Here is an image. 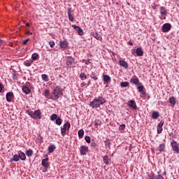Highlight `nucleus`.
<instances>
[{"label": "nucleus", "mask_w": 179, "mask_h": 179, "mask_svg": "<svg viewBox=\"0 0 179 179\" xmlns=\"http://www.w3.org/2000/svg\"><path fill=\"white\" fill-rule=\"evenodd\" d=\"M106 103V99L103 96H98L92 101L90 102V107L92 108H99L100 106H103Z\"/></svg>", "instance_id": "1"}, {"label": "nucleus", "mask_w": 179, "mask_h": 179, "mask_svg": "<svg viewBox=\"0 0 179 179\" xmlns=\"http://www.w3.org/2000/svg\"><path fill=\"white\" fill-rule=\"evenodd\" d=\"M62 88L57 85L53 90L50 99H52V100H58L59 96H62Z\"/></svg>", "instance_id": "2"}, {"label": "nucleus", "mask_w": 179, "mask_h": 179, "mask_svg": "<svg viewBox=\"0 0 179 179\" xmlns=\"http://www.w3.org/2000/svg\"><path fill=\"white\" fill-rule=\"evenodd\" d=\"M27 113L31 116L34 120H41V110H36L34 112L27 110Z\"/></svg>", "instance_id": "3"}, {"label": "nucleus", "mask_w": 179, "mask_h": 179, "mask_svg": "<svg viewBox=\"0 0 179 179\" xmlns=\"http://www.w3.org/2000/svg\"><path fill=\"white\" fill-rule=\"evenodd\" d=\"M159 13L161 15L159 17L160 20H166V17H167V9H166V7L161 6L159 8Z\"/></svg>", "instance_id": "4"}, {"label": "nucleus", "mask_w": 179, "mask_h": 179, "mask_svg": "<svg viewBox=\"0 0 179 179\" xmlns=\"http://www.w3.org/2000/svg\"><path fill=\"white\" fill-rule=\"evenodd\" d=\"M29 87L31 89L32 87L31 85H30V83H27L25 85H24L22 87L23 93L25 94H30V93H31V90H30Z\"/></svg>", "instance_id": "5"}, {"label": "nucleus", "mask_w": 179, "mask_h": 179, "mask_svg": "<svg viewBox=\"0 0 179 179\" xmlns=\"http://www.w3.org/2000/svg\"><path fill=\"white\" fill-rule=\"evenodd\" d=\"M69 128H71V123H69V122H66L63 125V128H61V134L63 136L66 135V131H69Z\"/></svg>", "instance_id": "6"}, {"label": "nucleus", "mask_w": 179, "mask_h": 179, "mask_svg": "<svg viewBox=\"0 0 179 179\" xmlns=\"http://www.w3.org/2000/svg\"><path fill=\"white\" fill-rule=\"evenodd\" d=\"M45 159H42L41 164L43 167H44L45 169L44 171H47L48 167H50V164L48 163V160H49L48 155H45Z\"/></svg>", "instance_id": "7"}, {"label": "nucleus", "mask_w": 179, "mask_h": 179, "mask_svg": "<svg viewBox=\"0 0 179 179\" xmlns=\"http://www.w3.org/2000/svg\"><path fill=\"white\" fill-rule=\"evenodd\" d=\"M67 66L69 68H75V65H76V63H75V59L72 57H69L66 60Z\"/></svg>", "instance_id": "8"}, {"label": "nucleus", "mask_w": 179, "mask_h": 179, "mask_svg": "<svg viewBox=\"0 0 179 179\" xmlns=\"http://www.w3.org/2000/svg\"><path fill=\"white\" fill-rule=\"evenodd\" d=\"M171 146L172 148V150L173 152H175V153H176V155H179V146H178V143H177V141H173L171 143Z\"/></svg>", "instance_id": "9"}, {"label": "nucleus", "mask_w": 179, "mask_h": 179, "mask_svg": "<svg viewBox=\"0 0 179 179\" xmlns=\"http://www.w3.org/2000/svg\"><path fill=\"white\" fill-rule=\"evenodd\" d=\"M171 30V24L170 23H165L162 28V31L163 33H167L168 31H170Z\"/></svg>", "instance_id": "10"}, {"label": "nucleus", "mask_w": 179, "mask_h": 179, "mask_svg": "<svg viewBox=\"0 0 179 179\" xmlns=\"http://www.w3.org/2000/svg\"><path fill=\"white\" fill-rule=\"evenodd\" d=\"M14 98H15V95L13 94V92H8L6 94V99L8 103H11L12 100H13Z\"/></svg>", "instance_id": "11"}, {"label": "nucleus", "mask_w": 179, "mask_h": 179, "mask_svg": "<svg viewBox=\"0 0 179 179\" xmlns=\"http://www.w3.org/2000/svg\"><path fill=\"white\" fill-rule=\"evenodd\" d=\"M80 155H82L83 156H85L86 153L89 152V147L86 145L81 146L80 148Z\"/></svg>", "instance_id": "12"}, {"label": "nucleus", "mask_w": 179, "mask_h": 179, "mask_svg": "<svg viewBox=\"0 0 179 179\" xmlns=\"http://www.w3.org/2000/svg\"><path fill=\"white\" fill-rule=\"evenodd\" d=\"M72 27L76 29V31L78 34L79 36H83V29L77 25L73 24Z\"/></svg>", "instance_id": "13"}, {"label": "nucleus", "mask_w": 179, "mask_h": 179, "mask_svg": "<svg viewBox=\"0 0 179 179\" xmlns=\"http://www.w3.org/2000/svg\"><path fill=\"white\" fill-rule=\"evenodd\" d=\"M130 83L136 85V86H138V85H142V83H139V78L137 77L131 78L130 79Z\"/></svg>", "instance_id": "14"}, {"label": "nucleus", "mask_w": 179, "mask_h": 179, "mask_svg": "<svg viewBox=\"0 0 179 179\" xmlns=\"http://www.w3.org/2000/svg\"><path fill=\"white\" fill-rule=\"evenodd\" d=\"M127 105L129 107H131V108H134V110H137L138 109V106H136V103L134 100L128 101Z\"/></svg>", "instance_id": "15"}, {"label": "nucleus", "mask_w": 179, "mask_h": 179, "mask_svg": "<svg viewBox=\"0 0 179 179\" xmlns=\"http://www.w3.org/2000/svg\"><path fill=\"white\" fill-rule=\"evenodd\" d=\"M119 64L120 66H122V68H124V69H128V63L125 62V60L120 58L119 60Z\"/></svg>", "instance_id": "16"}, {"label": "nucleus", "mask_w": 179, "mask_h": 179, "mask_svg": "<svg viewBox=\"0 0 179 179\" xmlns=\"http://www.w3.org/2000/svg\"><path fill=\"white\" fill-rule=\"evenodd\" d=\"M163 125H164V121L162 120L157 124V134H162V132L163 131Z\"/></svg>", "instance_id": "17"}, {"label": "nucleus", "mask_w": 179, "mask_h": 179, "mask_svg": "<svg viewBox=\"0 0 179 179\" xmlns=\"http://www.w3.org/2000/svg\"><path fill=\"white\" fill-rule=\"evenodd\" d=\"M145 87L143 85H138V87H137L138 92H139V93H141L143 96H145V94H146L145 91H143Z\"/></svg>", "instance_id": "18"}, {"label": "nucleus", "mask_w": 179, "mask_h": 179, "mask_svg": "<svg viewBox=\"0 0 179 179\" xmlns=\"http://www.w3.org/2000/svg\"><path fill=\"white\" fill-rule=\"evenodd\" d=\"M104 83H110L111 82V77L108 75H103Z\"/></svg>", "instance_id": "19"}, {"label": "nucleus", "mask_w": 179, "mask_h": 179, "mask_svg": "<svg viewBox=\"0 0 179 179\" xmlns=\"http://www.w3.org/2000/svg\"><path fill=\"white\" fill-rule=\"evenodd\" d=\"M136 54L138 57H142L143 55V50H142V48H138L136 50Z\"/></svg>", "instance_id": "20"}, {"label": "nucleus", "mask_w": 179, "mask_h": 179, "mask_svg": "<svg viewBox=\"0 0 179 179\" xmlns=\"http://www.w3.org/2000/svg\"><path fill=\"white\" fill-rule=\"evenodd\" d=\"M72 8H69L68 10V16H69V20L70 22H73V15H72Z\"/></svg>", "instance_id": "21"}, {"label": "nucleus", "mask_w": 179, "mask_h": 179, "mask_svg": "<svg viewBox=\"0 0 179 179\" xmlns=\"http://www.w3.org/2000/svg\"><path fill=\"white\" fill-rule=\"evenodd\" d=\"M103 163H105V164L106 165L110 164V157H108V156L107 155L103 156Z\"/></svg>", "instance_id": "22"}, {"label": "nucleus", "mask_w": 179, "mask_h": 179, "mask_svg": "<svg viewBox=\"0 0 179 179\" xmlns=\"http://www.w3.org/2000/svg\"><path fill=\"white\" fill-rule=\"evenodd\" d=\"M59 45L61 48H66L68 47V42L66 41H60Z\"/></svg>", "instance_id": "23"}, {"label": "nucleus", "mask_w": 179, "mask_h": 179, "mask_svg": "<svg viewBox=\"0 0 179 179\" xmlns=\"http://www.w3.org/2000/svg\"><path fill=\"white\" fill-rule=\"evenodd\" d=\"M158 117H160V113H159V112L157 111L152 112V118H153V120H157Z\"/></svg>", "instance_id": "24"}, {"label": "nucleus", "mask_w": 179, "mask_h": 179, "mask_svg": "<svg viewBox=\"0 0 179 179\" xmlns=\"http://www.w3.org/2000/svg\"><path fill=\"white\" fill-rule=\"evenodd\" d=\"M169 101L171 104H173V106H176L177 101H176V98L174 96H171L169 99Z\"/></svg>", "instance_id": "25"}, {"label": "nucleus", "mask_w": 179, "mask_h": 179, "mask_svg": "<svg viewBox=\"0 0 179 179\" xmlns=\"http://www.w3.org/2000/svg\"><path fill=\"white\" fill-rule=\"evenodd\" d=\"M164 149H166L165 143L160 144L159 146L158 147V150L159 152H164Z\"/></svg>", "instance_id": "26"}, {"label": "nucleus", "mask_w": 179, "mask_h": 179, "mask_svg": "<svg viewBox=\"0 0 179 179\" xmlns=\"http://www.w3.org/2000/svg\"><path fill=\"white\" fill-rule=\"evenodd\" d=\"M31 64H33V60H25L23 63L25 66H31Z\"/></svg>", "instance_id": "27"}, {"label": "nucleus", "mask_w": 179, "mask_h": 179, "mask_svg": "<svg viewBox=\"0 0 179 179\" xmlns=\"http://www.w3.org/2000/svg\"><path fill=\"white\" fill-rule=\"evenodd\" d=\"M38 58H39V55L38 53L32 54L31 59H32L33 62H34V61H37V59H38Z\"/></svg>", "instance_id": "28"}, {"label": "nucleus", "mask_w": 179, "mask_h": 179, "mask_svg": "<svg viewBox=\"0 0 179 179\" xmlns=\"http://www.w3.org/2000/svg\"><path fill=\"white\" fill-rule=\"evenodd\" d=\"M78 134V138H80V139H82V138H83V135H85V131L83 129H80Z\"/></svg>", "instance_id": "29"}, {"label": "nucleus", "mask_w": 179, "mask_h": 179, "mask_svg": "<svg viewBox=\"0 0 179 179\" xmlns=\"http://www.w3.org/2000/svg\"><path fill=\"white\" fill-rule=\"evenodd\" d=\"M93 36L96 39L101 41L103 40V38H101V36L97 33H95L93 34Z\"/></svg>", "instance_id": "30"}, {"label": "nucleus", "mask_w": 179, "mask_h": 179, "mask_svg": "<svg viewBox=\"0 0 179 179\" xmlns=\"http://www.w3.org/2000/svg\"><path fill=\"white\" fill-rule=\"evenodd\" d=\"M48 152L49 153H52V152H54L55 150V145H50L49 147H48Z\"/></svg>", "instance_id": "31"}, {"label": "nucleus", "mask_w": 179, "mask_h": 179, "mask_svg": "<svg viewBox=\"0 0 179 179\" xmlns=\"http://www.w3.org/2000/svg\"><path fill=\"white\" fill-rule=\"evenodd\" d=\"M18 156L20 160H23V161L26 160V155L24 154V152H20Z\"/></svg>", "instance_id": "32"}, {"label": "nucleus", "mask_w": 179, "mask_h": 179, "mask_svg": "<svg viewBox=\"0 0 179 179\" xmlns=\"http://www.w3.org/2000/svg\"><path fill=\"white\" fill-rule=\"evenodd\" d=\"M26 155L28 157H31L33 156V150L29 149L26 151Z\"/></svg>", "instance_id": "33"}, {"label": "nucleus", "mask_w": 179, "mask_h": 179, "mask_svg": "<svg viewBox=\"0 0 179 179\" xmlns=\"http://www.w3.org/2000/svg\"><path fill=\"white\" fill-rule=\"evenodd\" d=\"M20 159V158L19 155H15L13 156V158L11 159L10 162H19Z\"/></svg>", "instance_id": "34"}, {"label": "nucleus", "mask_w": 179, "mask_h": 179, "mask_svg": "<svg viewBox=\"0 0 179 179\" xmlns=\"http://www.w3.org/2000/svg\"><path fill=\"white\" fill-rule=\"evenodd\" d=\"M41 78L44 82H48L49 80L48 75L47 74H42Z\"/></svg>", "instance_id": "35"}, {"label": "nucleus", "mask_w": 179, "mask_h": 179, "mask_svg": "<svg viewBox=\"0 0 179 179\" xmlns=\"http://www.w3.org/2000/svg\"><path fill=\"white\" fill-rule=\"evenodd\" d=\"M120 86L122 87H128V86H129V83H128V82H122L120 83Z\"/></svg>", "instance_id": "36"}, {"label": "nucleus", "mask_w": 179, "mask_h": 179, "mask_svg": "<svg viewBox=\"0 0 179 179\" xmlns=\"http://www.w3.org/2000/svg\"><path fill=\"white\" fill-rule=\"evenodd\" d=\"M87 78V76H86V74L81 73L80 74V78L81 79V80H85V79Z\"/></svg>", "instance_id": "37"}, {"label": "nucleus", "mask_w": 179, "mask_h": 179, "mask_svg": "<svg viewBox=\"0 0 179 179\" xmlns=\"http://www.w3.org/2000/svg\"><path fill=\"white\" fill-rule=\"evenodd\" d=\"M3 92H5V86L0 82V93H3Z\"/></svg>", "instance_id": "38"}, {"label": "nucleus", "mask_w": 179, "mask_h": 179, "mask_svg": "<svg viewBox=\"0 0 179 179\" xmlns=\"http://www.w3.org/2000/svg\"><path fill=\"white\" fill-rule=\"evenodd\" d=\"M57 118H58V115L57 114H52L50 116L51 121H55V120H57Z\"/></svg>", "instance_id": "39"}, {"label": "nucleus", "mask_w": 179, "mask_h": 179, "mask_svg": "<svg viewBox=\"0 0 179 179\" xmlns=\"http://www.w3.org/2000/svg\"><path fill=\"white\" fill-rule=\"evenodd\" d=\"M94 125H95V127H99V126L101 125V120H96L94 122Z\"/></svg>", "instance_id": "40"}, {"label": "nucleus", "mask_w": 179, "mask_h": 179, "mask_svg": "<svg viewBox=\"0 0 179 179\" xmlns=\"http://www.w3.org/2000/svg\"><path fill=\"white\" fill-rule=\"evenodd\" d=\"M56 124L57 125H61V124H62V119H61V117H57L56 120Z\"/></svg>", "instance_id": "41"}, {"label": "nucleus", "mask_w": 179, "mask_h": 179, "mask_svg": "<svg viewBox=\"0 0 179 179\" xmlns=\"http://www.w3.org/2000/svg\"><path fill=\"white\" fill-rule=\"evenodd\" d=\"M105 145H106V146H108V148H110L111 146V142H110L109 139H106V141H105Z\"/></svg>", "instance_id": "42"}, {"label": "nucleus", "mask_w": 179, "mask_h": 179, "mask_svg": "<svg viewBox=\"0 0 179 179\" xmlns=\"http://www.w3.org/2000/svg\"><path fill=\"white\" fill-rule=\"evenodd\" d=\"M49 45H50L51 48H54V47H55V42L52 41H50Z\"/></svg>", "instance_id": "43"}, {"label": "nucleus", "mask_w": 179, "mask_h": 179, "mask_svg": "<svg viewBox=\"0 0 179 179\" xmlns=\"http://www.w3.org/2000/svg\"><path fill=\"white\" fill-rule=\"evenodd\" d=\"M13 80H17L19 79V74H13Z\"/></svg>", "instance_id": "44"}, {"label": "nucleus", "mask_w": 179, "mask_h": 179, "mask_svg": "<svg viewBox=\"0 0 179 179\" xmlns=\"http://www.w3.org/2000/svg\"><path fill=\"white\" fill-rule=\"evenodd\" d=\"M30 41V38H27V39H25V40H24L23 41V42H22V44L24 45H27V43H29Z\"/></svg>", "instance_id": "45"}, {"label": "nucleus", "mask_w": 179, "mask_h": 179, "mask_svg": "<svg viewBox=\"0 0 179 179\" xmlns=\"http://www.w3.org/2000/svg\"><path fill=\"white\" fill-rule=\"evenodd\" d=\"M155 174H148V178L146 179H155Z\"/></svg>", "instance_id": "46"}, {"label": "nucleus", "mask_w": 179, "mask_h": 179, "mask_svg": "<svg viewBox=\"0 0 179 179\" xmlns=\"http://www.w3.org/2000/svg\"><path fill=\"white\" fill-rule=\"evenodd\" d=\"M85 62V65H90V64H92V62H90V59H85V60H83Z\"/></svg>", "instance_id": "47"}, {"label": "nucleus", "mask_w": 179, "mask_h": 179, "mask_svg": "<svg viewBox=\"0 0 179 179\" xmlns=\"http://www.w3.org/2000/svg\"><path fill=\"white\" fill-rule=\"evenodd\" d=\"M119 129H120V131H124V129H125V124H121L119 127Z\"/></svg>", "instance_id": "48"}, {"label": "nucleus", "mask_w": 179, "mask_h": 179, "mask_svg": "<svg viewBox=\"0 0 179 179\" xmlns=\"http://www.w3.org/2000/svg\"><path fill=\"white\" fill-rule=\"evenodd\" d=\"M85 141H86V142H87V143H90L91 141H90V136H86L85 137Z\"/></svg>", "instance_id": "49"}, {"label": "nucleus", "mask_w": 179, "mask_h": 179, "mask_svg": "<svg viewBox=\"0 0 179 179\" xmlns=\"http://www.w3.org/2000/svg\"><path fill=\"white\" fill-rule=\"evenodd\" d=\"M48 94H50V90H45L44 96H45V97H47V96H48Z\"/></svg>", "instance_id": "50"}, {"label": "nucleus", "mask_w": 179, "mask_h": 179, "mask_svg": "<svg viewBox=\"0 0 179 179\" xmlns=\"http://www.w3.org/2000/svg\"><path fill=\"white\" fill-rule=\"evenodd\" d=\"M91 148H97V143L92 142L91 143Z\"/></svg>", "instance_id": "51"}, {"label": "nucleus", "mask_w": 179, "mask_h": 179, "mask_svg": "<svg viewBox=\"0 0 179 179\" xmlns=\"http://www.w3.org/2000/svg\"><path fill=\"white\" fill-rule=\"evenodd\" d=\"M90 77L94 79V80H97V79H99V78H97L96 76L94 75H91Z\"/></svg>", "instance_id": "52"}, {"label": "nucleus", "mask_w": 179, "mask_h": 179, "mask_svg": "<svg viewBox=\"0 0 179 179\" xmlns=\"http://www.w3.org/2000/svg\"><path fill=\"white\" fill-rule=\"evenodd\" d=\"M156 179H164V178L163 176H162L161 175H158L157 177L156 178Z\"/></svg>", "instance_id": "53"}, {"label": "nucleus", "mask_w": 179, "mask_h": 179, "mask_svg": "<svg viewBox=\"0 0 179 179\" xmlns=\"http://www.w3.org/2000/svg\"><path fill=\"white\" fill-rule=\"evenodd\" d=\"M128 44H129V45H134V43L131 41H128Z\"/></svg>", "instance_id": "54"}, {"label": "nucleus", "mask_w": 179, "mask_h": 179, "mask_svg": "<svg viewBox=\"0 0 179 179\" xmlns=\"http://www.w3.org/2000/svg\"><path fill=\"white\" fill-rule=\"evenodd\" d=\"M26 34H33V33H31L30 31H27L26 32Z\"/></svg>", "instance_id": "55"}, {"label": "nucleus", "mask_w": 179, "mask_h": 179, "mask_svg": "<svg viewBox=\"0 0 179 179\" xmlns=\"http://www.w3.org/2000/svg\"><path fill=\"white\" fill-rule=\"evenodd\" d=\"M83 86H86V83H81V87H83Z\"/></svg>", "instance_id": "56"}, {"label": "nucleus", "mask_w": 179, "mask_h": 179, "mask_svg": "<svg viewBox=\"0 0 179 179\" xmlns=\"http://www.w3.org/2000/svg\"><path fill=\"white\" fill-rule=\"evenodd\" d=\"M26 26H27V27H30V24L28 22V23L26 24Z\"/></svg>", "instance_id": "57"}, {"label": "nucleus", "mask_w": 179, "mask_h": 179, "mask_svg": "<svg viewBox=\"0 0 179 179\" xmlns=\"http://www.w3.org/2000/svg\"><path fill=\"white\" fill-rule=\"evenodd\" d=\"M2 43H3V41H2V40L0 38V45L2 44Z\"/></svg>", "instance_id": "58"}, {"label": "nucleus", "mask_w": 179, "mask_h": 179, "mask_svg": "<svg viewBox=\"0 0 179 179\" xmlns=\"http://www.w3.org/2000/svg\"><path fill=\"white\" fill-rule=\"evenodd\" d=\"M152 9H153L154 10H156V6H152Z\"/></svg>", "instance_id": "59"}, {"label": "nucleus", "mask_w": 179, "mask_h": 179, "mask_svg": "<svg viewBox=\"0 0 179 179\" xmlns=\"http://www.w3.org/2000/svg\"><path fill=\"white\" fill-rule=\"evenodd\" d=\"M164 174H166V171L164 172Z\"/></svg>", "instance_id": "60"}, {"label": "nucleus", "mask_w": 179, "mask_h": 179, "mask_svg": "<svg viewBox=\"0 0 179 179\" xmlns=\"http://www.w3.org/2000/svg\"><path fill=\"white\" fill-rule=\"evenodd\" d=\"M158 174H160V172H158Z\"/></svg>", "instance_id": "61"}, {"label": "nucleus", "mask_w": 179, "mask_h": 179, "mask_svg": "<svg viewBox=\"0 0 179 179\" xmlns=\"http://www.w3.org/2000/svg\"><path fill=\"white\" fill-rule=\"evenodd\" d=\"M148 1H152V0H148Z\"/></svg>", "instance_id": "62"}]
</instances>
